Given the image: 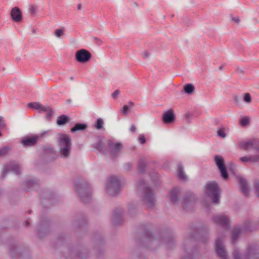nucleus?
<instances>
[{
	"label": "nucleus",
	"mask_w": 259,
	"mask_h": 259,
	"mask_svg": "<svg viewBox=\"0 0 259 259\" xmlns=\"http://www.w3.org/2000/svg\"><path fill=\"white\" fill-rule=\"evenodd\" d=\"M152 224L142 225L140 227L143 231V234L145 237V240L141 238H136V242L140 247L150 248L151 246L156 243L163 244L167 249L172 248L176 245L175 238L169 228L161 230L154 235L151 231Z\"/></svg>",
	"instance_id": "1"
},
{
	"label": "nucleus",
	"mask_w": 259,
	"mask_h": 259,
	"mask_svg": "<svg viewBox=\"0 0 259 259\" xmlns=\"http://www.w3.org/2000/svg\"><path fill=\"white\" fill-rule=\"evenodd\" d=\"M62 247V254L65 259H88L89 251L83 245H70L64 234H60L54 245V248Z\"/></svg>",
	"instance_id": "2"
},
{
	"label": "nucleus",
	"mask_w": 259,
	"mask_h": 259,
	"mask_svg": "<svg viewBox=\"0 0 259 259\" xmlns=\"http://www.w3.org/2000/svg\"><path fill=\"white\" fill-rule=\"evenodd\" d=\"M190 229L193 231L189 235V242L183 245V249L186 255L181 259H195L198 256V249L195 245L192 250H189V246L193 241H200L206 244L208 241L207 232L208 228L206 225H202L198 227L191 226Z\"/></svg>",
	"instance_id": "3"
},
{
	"label": "nucleus",
	"mask_w": 259,
	"mask_h": 259,
	"mask_svg": "<svg viewBox=\"0 0 259 259\" xmlns=\"http://www.w3.org/2000/svg\"><path fill=\"white\" fill-rule=\"evenodd\" d=\"M75 191L80 201L85 204L92 199V188L89 182L84 180H78L74 182Z\"/></svg>",
	"instance_id": "4"
},
{
	"label": "nucleus",
	"mask_w": 259,
	"mask_h": 259,
	"mask_svg": "<svg viewBox=\"0 0 259 259\" xmlns=\"http://www.w3.org/2000/svg\"><path fill=\"white\" fill-rule=\"evenodd\" d=\"M233 256L234 259H259V245L255 243H249L242 256H241L239 250L235 248Z\"/></svg>",
	"instance_id": "5"
},
{
	"label": "nucleus",
	"mask_w": 259,
	"mask_h": 259,
	"mask_svg": "<svg viewBox=\"0 0 259 259\" xmlns=\"http://www.w3.org/2000/svg\"><path fill=\"white\" fill-rule=\"evenodd\" d=\"M145 181L143 179L139 180L136 184L138 189L143 187L144 196L143 201L145 204L147 209L152 208L155 203V199L154 197V194L151 188L148 186H145Z\"/></svg>",
	"instance_id": "6"
},
{
	"label": "nucleus",
	"mask_w": 259,
	"mask_h": 259,
	"mask_svg": "<svg viewBox=\"0 0 259 259\" xmlns=\"http://www.w3.org/2000/svg\"><path fill=\"white\" fill-rule=\"evenodd\" d=\"M205 192L213 203H220L221 189L217 182L211 181L207 183L205 185Z\"/></svg>",
	"instance_id": "7"
},
{
	"label": "nucleus",
	"mask_w": 259,
	"mask_h": 259,
	"mask_svg": "<svg viewBox=\"0 0 259 259\" xmlns=\"http://www.w3.org/2000/svg\"><path fill=\"white\" fill-rule=\"evenodd\" d=\"M121 183L118 177L111 176L107 184V192L112 196H115L121 190Z\"/></svg>",
	"instance_id": "8"
},
{
	"label": "nucleus",
	"mask_w": 259,
	"mask_h": 259,
	"mask_svg": "<svg viewBox=\"0 0 259 259\" xmlns=\"http://www.w3.org/2000/svg\"><path fill=\"white\" fill-rule=\"evenodd\" d=\"M51 222L46 217L41 216L36 228V235L39 238L46 236L50 231Z\"/></svg>",
	"instance_id": "9"
},
{
	"label": "nucleus",
	"mask_w": 259,
	"mask_h": 259,
	"mask_svg": "<svg viewBox=\"0 0 259 259\" xmlns=\"http://www.w3.org/2000/svg\"><path fill=\"white\" fill-rule=\"evenodd\" d=\"M9 253L13 259H24L30 258L29 251L28 248L18 249L16 244H12L9 246Z\"/></svg>",
	"instance_id": "10"
},
{
	"label": "nucleus",
	"mask_w": 259,
	"mask_h": 259,
	"mask_svg": "<svg viewBox=\"0 0 259 259\" xmlns=\"http://www.w3.org/2000/svg\"><path fill=\"white\" fill-rule=\"evenodd\" d=\"M105 242L103 237L99 234L94 235V250L98 258L103 256L104 253Z\"/></svg>",
	"instance_id": "11"
},
{
	"label": "nucleus",
	"mask_w": 259,
	"mask_h": 259,
	"mask_svg": "<svg viewBox=\"0 0 259 259\" xmlns=\"http://www.w3.org/2000/svg\"><path fill=\"white\" fill-rule=\"evenodd\" d=\"M48 132L45 131L39 135H35L33 136H25L20 140V143L24 147H31L35 146L39 139L44 136H46Z\"/></svg>",
	"instance_id": "12"
},
{
	"label": "nucleus",
	"mask_w": 259,
	"mask_h": 259,
	"mask_svg": "<svg viewBox=\"0 0 259 259\" xmlns=\"http://www.w3.org/2000/svg\"><path fill=\"white\" fill-rule=\"evenodd\" d=\"M214 161L218 168L222 178L224 180H228L229 178V174L223 157L221 155H216L214 157Z\"/></svg>",
	"instance_id": "13"
},
{
	"label": "nucleus",
	"mask_w": 259,
	"mask_h": 259,
	"mask_svg": "<svg viewBox=\"0 0 259 259\" xmlns=\"http://www.w3.org/2000/svg\"><path fill=\"white\" fill-rule=\"evenodd\" d=\"M197 198L193 192L188 193L186 194L182 204L184 210L187 211H191L194 207V205Z\"/></svg>",
	"instance_id": "14"
},
{
	"label": "nucleus",
	"mask_w": 259,
	"mask_h": 259,
	"mask_svg": "<svg viewBox=\"0 0 259 259\" xmlns=\"http://www.w3.org/2000/svg\"><path fill=\"white\" fill-rule=\"evenodd\" d=\"M92 55L88 50L81 49L77 51L75 54V60L80 63L88 62L92 58Z\"/></svg>",
	"instance_id": "15"
},
{
	"label": "nucleus",
	"mask_w": 259,
	"mask_h": 259,
	"mask_svg": "<svg viewBox=\"0 0 259 259\" xmlns=\"http://www.w3.org/2000/svg\"><path fill=\"white\" fill-rule=\"evenodd\" d=\"M107 146L108 147L109 153L111 154V159L115 160V158L117 153L120 150L123 149V145L121 143L116 142L114 143L112 141L109 140L107 141Z\"/></svg>",
	"instance_id": "16"
},
{
	"label": "nucleus",
	"mask_w": 259,
	"mask_h": 259,
	"mask_svg": "<svg viewBox=\"0 0 259 259\" xmlns=\"http://www.w3.org/2000/svg\"><path fill=\"white\" fill-rule=\"evenodd\" d=\"M39 197L42 203H44V200H48L50 201V205H52L54 203L53 201L56 199V193L49 189H42L39 193Z\"/></svg>",
	"instance_id": "17"
},
{
	"label": "nucleus",
	"mask_w": 259,
	"mask_h": 259,
	"mask_svg": "<svg viewBox=\"0 0 259 259\" xmlns=\"http://www.w3.org/2000/svg\"><path fill=\"white\" fill-rule=\"evenodd\" d=\"M212 220L215 224L221 226L224 229L228 230L230 228L229 218L227 215H214Z\"/></svg>",
	"instance_id": "18"
},
{
	"label": "nucleus",
	"mask_w": 259,
	"mask_h": 259,
	"mask_svg": "<svg viewBox=\"0 0 259 259\" xmlns=\"http://www.w3.org/2000/svg\"><path fill=\"white\" fill-rule=\"evenodd\" d=\"M215 251L217 256L221 259H228V256L222 243V239L218 237L215 240Z\"/></svg>",
	"instance_id": "19"
},
{
	"label": "nucleus",
	"mask_w": 259,
	"mask_h": 259,
	"mask_svg": "<svg viewBox=\"0 0 259 259\" xmlns=\"http://www.w3.org/2000/svg\"><path fill=\"white\" fill-rule=\"evenodd\" d=\"M123 211L122 209L116 208L114 209L112 217V223L114 226H118L122 224L123 220L122 218Z\"/></svg>",
	"instance_id": "20"
},
{
	"label": "nucleus",
	"mask_w": 259,
	"mask_h": 259,
	"mask_svg": "<svg viewBox=\"0 0 259 259\" xmlns=\"http://www.w3.org/2000/svg\"><path fill=\"white\" fill-rule=\"evenodd\" d=\"M97 138L98 139L97 142L92 144L91 147L97 150L103 154H105L107 151L106 143L103 141L101 136H98Z\"/></svg>",
	"instance_id": "21"
},
{
	"label": "nucleus",
	"mask_w": 259,
	"mask_h": 259,
	"mask_svg": "<svg viewBox=\"0 0 259 259\" xmlns=\"http://www.w3.org/2000/svg\"><path fill=\"white\" fill-rule=\"evenodd\" d=\"M176 116L174 110L170 109L165 111L162 117V120L165 124H170L174 122Z\"/></svg>",
	"instance_id": "22"
},
{
	"label": "nucleus",
	"mask_w": 259,
	"mask_h": 259,
	"mask_svg": "<svg viewBox=\"0 0 259 259\" xmlns=\"http://www.w3.org/2000/svg\"><path fill=\"white\" fill-rule=\"evenodd\" d=\"M12 20L15 22H19L22 20V13L20 8L17 7L13 8L10 12Z\"/></svg>",
	"instance_id": "23"
},
{
	"label": "nucleus",
	"mask_w": 259,
	"mask_h": 259,
	"mask_svg": "<svg viewBox=\"0 0 259 259\" xmlns=\"http://www.w3.org/2000/svg\"><path fill=\"white\" fill-rule=\"evenodd\" d=\"M10 171H13L17 175L21 174L20 168L18 164H15L12 165H6L3 169L2 173V177H5L8 172Z\"/></svg>",
	"instance_id": "24"
},
{
	"label": "nucleus",
	"mask_w": 259,
	"mask_h": 259,
	"mask_svg": "<svg viewBox=\"0 0 259 259\" xmlns=\"http://www.w3.org/2000/svg\"><path fill=\"white\" fill-rule=\"evenodd\" d=\"M56 153L54 149L50 147H44L42 150V156L48 161L55 159Z\"/></svg>",
	"instance_id": "25"
},
{
	"label": "nucleus",
	"mask_w": 259,
	"mask_h": 259,
	"mask_svg": "<svg viewBox=\"0 0 259 259\" xmlns=\"http://www.w3.org/2000/svg\"><path fill=\"white\" fill-rule=\"evenodd\" d=\"M73 225L75 228H80L87 226L88 221L83 213H80L77 219L74 220Z\"/></svg>",
	"instance_id": "26"
},
{
	"label": "nucleus",
	"mask_w": 259,
	"mask_h": 259,
	"mask_svg": "<svg viewBox=\"0 0 259 259\" xmlns=\"http://www.w3.org/2000/svg\"><path fill=\"white\" fill-rule=\"evenodd\" d=\"M25 185L27 189L37 190L39 187V180L36 178L28 180L25 181Z\"/></svg>",
	"instance_id": "27"
},
{
	"label": "nucleus",
	"mask_w": 259,
	"mask_h": 259,
	"mask_svg": "<svg viewBox=\"0 0 259 259\" xmlns=\"http://www.w3.org/2000/svg\"><path fill=\"white\" fill-rule=\"evenodd\" d=\"M239 181L241 193L246 197L249 196V188L246 180L242 177H240Z\"/></svg>",
	"instance_id": "28"
},
{
	"label": "nucleus",
	"mask_w": 259,
	"mask_h": 259,
	"mask_svg": "<svg viewBox=\"0 0 259 259\" xmlns=\"http://www.w3.org/2000/svg\"><path fill=\"white\" fill-rule=\"evenodd\" d=\"M59 144L60 146H71V141L70 137L67 135L60 134Z\"/></svg>",
	"instance_id": "29"
},
{
	"label": "nucleus",
	"mask_w": 259,
	"mask_h": 259,
	"mask_svg": "<svg viewBox=\"0 0 259 259\" xmlns=\"http://www.w3.org/2000/svg\"><path fill=\"white\" fill-rule=\"evenodd\" d=\"M179 190L177 188H173L169 192V195L171 199L172 204H175L179 201V197L178 196Z\"/></svg>",
	"instance_id": "30"
},
{
	"label": "nucleus",
	"mask_w": 259,
	"mask_h": 259,
	"mask_svg": "<svg viewBox=\"0 0 259 259\" xmlns=\"http://www.w3.org/2000/svg\"><path fill=\"white\" fill-rule=\"evenodd\" d=\"M253 138L248 141H240L239 143L238 146L240 149L247 151L252 147Z\"/></svg>",
	"instance_id": "31"
},
{
	"label": "nucleus",
	"mask_w": 259,
	"mask_h": 259,
	"mask_svg": "<svg viewBox=\"0 0 259 259\" xmlns=\"http://www.w3.org/2000/svg\"><path fill=\"white\" fill-rule=\"evenodd\" d=\"M147 166V163L144 159H139L137 165L138 172L141 174L145 173Z\"/></svg>",
	"instance_id": "32"
},
{
	"label": "nucleus",
	"mask_w": 259,
	"mask_h": 259,
	"mask_svg": "<svg viewBox=\"0 0 259 259\" xmlns=\"http://www.w3.org/2000/svg\"><path fill=\"white\" fill-rule=\"evenodd\" d=\"M177 175L179 180L185 181L187 177L184 171V166L182 163H178L177 165Z\"/></svg>",
	"instance_id": "33"
},
{
	"label": "nucleus",
	"mask_w": 259,
	"mask_h": 259,
	"mask_svg": "<svg viewBox=\"0 0 259 259\" xmlns=\"http://www.w3.org/2000/svg\"><path fill=\"white\" fill-rule=\"evenodd\" d=\"M88 127V125L84 123H76L70 129V131L72 133H74L77 131H82L85 130Z\"/></svg>",
	"instance_id": "34"
},
{
	"label": "nucleus",
	"mask_w": 259,
	"mask_h": 259,
	"mask_svg": "<svg viewBox=\"0 0 259 259\" xmlns=\"http://www.w3.org/2000/svg\"><path fill=\"white\" fill-rule=\"evenodd\" d=\"M71 146H61L59 150V153L63 158L68 157L71 153Z\"/></svg>",
	"instance_id": "35"
},
{
	"label": "nucleus",
	"mask_w": 259,
	"mask_h": 259,
	"mask_svg": "<svg viewBox=\"0 0 259 259\" xmlns=\"http://www.w3.org/2000/svg\"><path fill=\"white\" fill-rule=\"evenodd\" d=\"M242 228H235L232 232V243L233 244L236 243V240L242 231Z\"/></svg>",
	"instance_id": "36"
},
{
	"label": "nucleus",
	"mask_w": 259,
	"mask_h": 259,
	"mask_svg": "<svg viewBox=\"0 0 259 259\" xmlns=\"http://www.w3.org/2000/svg\"><path fill=\"white\" fill-rule=\"evenodd\" d=\"M27 106L29 108L38 110L39 112L45 110V106H42L38 102H31L28 103Z\"/></svg>",
	"instance_id": "37"
},
{
	"label": "nucleus",
	"mask_w": 259,
	"mask_h": 259,
	"mask_svg": "<svg viewBox=\"0 0 259 259\" xmlns=\"http://www.w3.org/2000/svg\"><path fill=\"white\" fill-rule=\"evenodd\" d=\"M69 121V117L65 114L61 115L58 116L57 119V124L59 125H63L67 123Z\"/></svg>",
	"instance_id": "38"
},
{
	"label": "nucleus",
	"mask_w": 259,
	"mask_h": 259,
	"mask_svg": "<svg viewBox=\"0 0 259 259\" xmlns=\"http://www.w3.org/2000/svg\"><path fill=\"white\" fill-rule=\"evenodd\" d=\"M194 90L195 87L192 83H187L183 87V91L187 95H191Z\"/></svg>",
	"instance_id": "39"
},
{
	"label": "nucleus",
	"mask_w": 259,
	"mask_h": 259,
	"mask_svg": "<svg viewBox=\"0 0 259 259\" xmlns=\"http://www.w3.org/2000/svg\"><path fill=\"white\" fill-rule=\"evenodd\" d=\"M42 111L46 112L47 115L45 117V119L49 121H51L52 119L53 114L54 111L53 109L49 106L45 107V110H42Z\"/></svg>",
	"instance_id": "40"
},
{
	"label": "nucleus",
	"mask_w": 259,
	"mask_h": 259,
	"mask_svg": "<svg viewBox=\"0 0 259 259\" xmlns=\"http://www.w3.org/2000/svg\"><path fill=\"white\" fill-rule=\"evenodd\" d=\"M104 121L101 118H99L97 119L94 127L98 130H100L103 128Z\"/></svg>",
	"instance_id": "41"
},
{
	"label": "nucleus",
	"mask_w": 259,
	"mask_h": 259,
	"mask_svg": "<svg viewBox=\"0 0 259 259\" xmlns=\"http://www.w3.org/2000/svg\"><path fill=\"white\" fill-rule=\"evenodd\" d=\"M242 230L245 232H251L252 231L251 224L249 221L247 220L244 222Z\"/></svg>",
	"instance_id": "42"
},
{
	"label": "nucleus",
	"mask_w": 259,
	"mask_h": 259,
	"mask_svg": "<svg viewBox=\"0 0 259 259\" xmlns=\"http://www.w3.org/2000/svg\"><path fill=\"white\" fill-rule=\"evenodd\" d=\"M252 149L255 150L256 152L259 153V139L253 138Z\"/></svg>",
	"instance_id": "43"
},
{
	"label": "nucleus",
	"mask_w": 259,
	"mask_h": 259,
	"mask_svg": "<svg viewBox=\"0 0 259 259\" xmlns=\"http://www.w3.org/2000/svg\"><path fill=\"white\" fill-rule=\"evenodd\" d=\"M240 125L242 126H245L249 123V118L247 116L242 117L239 121Z\"/></svg>",
	"instance_id": "44"
},
{
	"label": "nucleus",
	"mask_w": 259,
	"mask_h": 259,
	"mask_svg": "<svg viewBox=\"0 0 259 259\" xmlns=\"http://www.w3.org/2000/svg\"><path fill=\"white\" fill-rule=\"evenodd\" d=\"M10 150V148L8 146H4L0 148V158L5 156Z\"/></svg>",
	"instance_id": "45"
},
{
	"label": "nucleus",
	"mask_w": 259,
	"mask_h": 259,
	"mask_svg": "<svg viewBox=\"0 0 259 259\" xmlns=\"http://www.w3.org/2000/svg\"><path fill=\"white\" fill-rule=\"evenodd\" d=\"M130 107L127 105H124L121 111V114L123 115H126L128 114L130 112Z\"/></svg>",
	"instance_id": "46"
},
{
	"label": "nucleus",
	"mask_w": 259,
	"mask_h": 259,
	"mask_svg": "<svg viewBox=\"0 0 259 259\" xmlns=\"http://www.w3.org/2000/svg\"><path fill=\"white\" fill-rule=\"evenodd\" d=\"M243 100L244 101V102H245L247 103H251V101H252V98H251L250 94L248 93H246L244 94V96L243 97Z\"/></svg>",
	"instance_id": "47"
},
{
	"label": "nucleus",
	"mask_w": 259,
	"mask_h": 259,
	"mask_svg": "<svg viewBox=\"0 0 259 259\" xmlns=\"http://www.w3.org/2000/svg\"><path fill=\"white\" fill-rule=\"evenodd\" d=\"M28 10H29L30 14L32 16H34L36 14V12L37 11V8L35 6H34L33 5H30L29 7Z\"/></svg>",
	"instance_id": "48"
},
{
	"label": "nucleus",
	"mask_w": 259,
	"mask_h": 259,
	"mask_svg": "<svg viewBox=\"0 0 259 259\" xmlns=\"http://www.w3.org/2000/svg\"><path fill=\"white\" fill-rule=\"evenodd\" d=\"M218 136L224 138L226 137V134L225 132V130L223 128H220L217 132Z\"/></svg>",
	"instance_id": "49"
},
{
	"label": "nucleus",
	"mask_w": 259,
	"mask_h": 259,
	"mask_svg": "<svg viewBox=\"0 0 259 259\" xmlns=\"http://www.w3.org/2000/svg\"><path fill=\"white\" fill-rule=\"evenodd\" d=\"M250 162H259V155H252L250 156Z\"/></svg>",
	"instance_id": "50"
},
{
	"label": "nucleus",
	"mask_w": 259,
	"mask_h": 259,
	"mask_svg": "<svg viewBox=\"0 0 259 259\" xmlns=\"http://www.w3.org/2000/svg\"><path fill=\"white\" fill-rule=\"evenodd\" d=\"M63 34L64 32L62 29H57L55 31V34L58 37H61Z\"/></svg>",
	"instance_id": "51"
},
{
	"label": "nucleus",
	"mask_w": 259,
	"mask_h": 259,
	"mask_svg": "<svg viewBox=\"0 0 259 259\" xmlns=\"http://www.w3.org/2000/svg\"><path fill=\"white\" fill-rule=\"evenodd\" d=\"M138 140L139 142L142 144H144L146 142V139L145 138L144 136L142 134H140L139 136Z\"/></svg>",
	"instance_id": "52"
},
{
	"label": "nucleus",
	"mask_w": 259,
	"mask_h": 259,
	"mask_svg": "<svg viewBox=\"0 0 259 259\" xmlns=\"http://www.w3.org/2000/svg\"><path fill=\"white\" fill-rule=\"evenodd\" d=\"M92 39L94 42L97 44V46H100L102 44V40L97 37H93Z\"/></svg>",
	"instance_id": "53"
},
{
	"label": "nucleus",
	"mask_w": 259,
	"mask_h": 259,
	"mask_svg": "<svg viewBox=\"0 0 259 259\" xmlns=\"http://www.w3.org/2000/svg\"><path fill=\"white\" fill-rule=\"evenodd\" d=\"M203 206L208 211L211 209V204L209 202L203 201Z\"/></svg>",
	"instance_id": "54"
},
{
	"label": "nucleus",
	"mask_w": 259,
	"mask_h": 259,
	"mask_svg": "<svg viewBox=\"0 0 259 259\" xmlns=\"http://www.w3.org/2000/svg\"><path fill=\"white\" fill-rule=\"evenodd\" d=\"M132 167V164L131 162H126L124 164V168L126 171H130Z\"/></svg>",
	"instance_id": "55"
},
{
	"label": "nucleus",
	"mask_w": 259,
	"mask_h": 259,
	"mask_svg": "<svg viewBox=\"0 0 259 259\" xmlns=\"http://www.w3.org/2000/svg\"><path fill=\"white\" fill-rule=\"evenodd\" d=\"M254 189L256 192L257 196L259 197V181L254 182Z\"/></svg>",
	"instance_id": "56"
},
{
	"label": "nucleus",
	"mask_w": 259,
	"mask_h": 259,
	"mask_svg": "<svg viewBox=\"0 0 259 259\" xmlns=\"http://www.w3.org/2000/svg\"><path fill=\"white\" fill-rule=\"evenodd\" d=\"M193 114L190 112H187L185 114V117L186 120H187V122L189 123L191 121V119L192 118Z\"/></svg>",
	"instance_id": "57"
},
{
	"label": "nucleus",
	"mask_w": 259,
	"mask_h": 259,
	"mask_svg": "<svg viewBox=\"0 0 259 259\" xmlns=\"http://www.w3.org/2000/svg\"><path fill=\"white\" fill-rule=\"evenodd\" d=\"M6 124L5 123V121L3 119V117L2 116H0V130L4 129Z\"/></svg>",
	"instance_id": "58"
},
{
	"label": "nucleus",
	"mask_w": 259,
	"mask_h": 259,
	"mask_svg": "<svg viewBox=\"0 0 259 259\" xmlns=\"http://www.w3.org/2000/svg\"><path fill=\"white\" fill-rule=\"evenodd\" d=\"M240 160L243 162H246L250 161V158L249 156H243L240 158Z\"/></svg>",
	"instance_id": "59"
},
{
	"label": "nucleus",
	"mask_w": 259,
	"mask_h": 259,
	"mask_svg": "<svg viewBox=\"0 0 259 259\" xmlns=\"http://www.w3.org/2000/svg\"><path fill=\"white\" fill-rule=\"evenodd\" d=\"M120 91L119 90H116L112 94V97L116 99L117 97V96L119 95Z\"/></svg>",
	"instance_id": "60"
},
{
	"label": "nucleus",
	"mask_w": 259,
	"mask_h": 259,
	"mask_svg": "<svg viewBox=\"0 0 259 259\" xmlns=\"http://www.w3.org/2000/svg\"><path fill=\"white\" fill-rule=\"evenodd\" d=\"M128 208L129 210L131 212L133 210H134L136 209V206L135 204L133 202L131 203L128 204Z\"/></svg>",
	"instance_id": "61"
},
{
	"label": "nucleus",
	"mask_w": 259,
	"mask_h": 259,
	"mask_svg": "<svg viewBox=\"0 0 259 259\" xmlns=\"http://www.w3.org/2000/svg\"><path fill=\"white\" fill-rule=\"evenodd\" d=\"M149 56L150 53L148 51H145L142 54L143 58L144 59L148 58Z\"/></svg>",
	"instance_id": "62"
},
{
	"label": "nucleus",
	"mask_w": 259,
	"mask_h": 259,
	"mask_svg": "<svg viewBox=\"0 0 259 259\" xmlns=\"http://www.w3.org/2000/svg\"><path fill=\"white\" fill-rule=\"evenodd\" d=\"M234 164L233 162H231L229 164V169L231 171V172H234L233 171V169L234 167Z\"/></svg>",
	"instance_id": "63"
},
{
	"label": "nucleus",
	"mask_w": 259,
	"mask_h": 259,
	"mask_svg": "<svg viewBox=\"0 0 259 259\" xmlns=\"http://www.w3.org/2000/svg\"><path fill=\"white\" fill-rule=\"evenodd\" d=\"M130 131L132 133H134L136 132V126L133 124L131 126V128H130Z\"/></svg>",
	"instance_id": "64"
}]
</instances>
